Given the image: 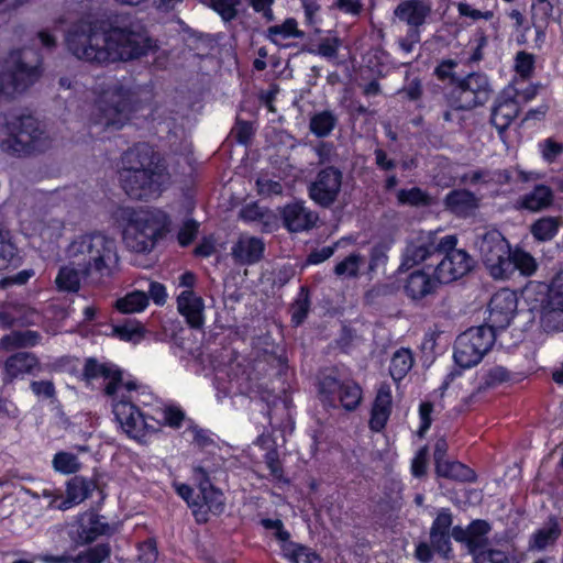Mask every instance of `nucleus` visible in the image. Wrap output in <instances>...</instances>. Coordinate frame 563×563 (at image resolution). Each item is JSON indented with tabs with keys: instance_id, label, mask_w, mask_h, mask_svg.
<instances>
[{
	"instance_id": "nucleus-50",
	"label": "nucleus",
	"mask_w": 563,
	"mask_h": 563,
	"mask_svg": "<svg viewBox=\"0 0 563 563\" xmlns=\"http://www.w3.org/2000/svg\"><path fill=\"white\" fill-rule=\"evenodd\" d=\"M52 463L54 470L64 475L75 474L81 467L77 455L66 451L57 452L54 455Z\"/></svg>"
},
{
	"instance_id": "nucleus-4",
	"label": "nucleus",
	"mask_w": 563,
	"mask_h": 563,
	"mask_svg": "<svg viewBox=\"0 0 563 563\" xmlns=\"http://www.w3.org/2000/svg\"><path fill=\"white\" fill-rule=\"evenodd\" d=\"M109 397L115 421L131 438L144 437L157 432L159 423L155 418L141 409L139 402V385L133 382H123L115 394Z\"/></svg>"
},
{
	"instance_id": "nucleus-30",
	"label": "nucleus",
	"mask_w": 563,
	"mask_h": 563,
	"mask_svg": "<svg viewBox=\"0 0 563 563\" xmlns=\"http://www.w3.org/2000/svg\"><path fill=\"white\" fill-rule=\"evenodd\" d=\"M538 269L536 258L522 249L511 250L509 257L506 258L505 272L501 280L509 279L516 271L525 277H531Z\"/></svg>"
},
{
	"instance_id": "nucleus-46",
	"label": "nucleus",
	"mask_w": 563,
	"mask_h": 563,
	"mask_svg": "<svg viewBox=\"0 0 563 563\" xmlns=\"http://www.w3.org/2000/svg\"><path fill=\"white\" fill-rule=\"evenodd\" d=\"M267 36L274 43L291 37H302L303 32L298 30L296 19L288 18L282 24L272 25L267 29Z\"/></svg>"
},
{
	"instance_id": "nucleus-45",
	"label": "nucleus",
	"mask_w": 563,
	"mask_h": 563,
	"mask_svg": "<svg viewBox=\"0 0 563 563\" xmlns=\"http://www.w3.org/2000/svg\"><path fill=\"white\" fill-rule=\"evenodd\" d=\"M363 263L364 257L360 253H351L335 264L333 273L340 278H357Z\"/></svg>"
},
{
	"instance_id": "nucleus-61",
	"label": "nucleus",
	"mask_w": 563,
	"mask_h": 563,
	"mask_svg": "<svg viewBox=\"0 0 563 563\" xmlns=\"http://www.w3.org/2000/svg\"><path fill=\"white\" fill-rule=\"evenodd\" d=\"M453 525V515L450 508H441L433 519L429 533H450Z\"/></svg>"
},
{
	"instance_id": "nucleus-51",
	"label": "nucleus",
	"mask_w": 563,
	"mask_h": 563,
	"mask_svg": "<svg viewBox=\"0 0 563 563\" xmlns=\"http://www.w3.org/2000/svg\"><path fill=\"white\" fill-rule=\"evenodd\" d=\"M264 462L269 470V474L274 481L288 484L289 479L285 476L283 463L279 459L278 450L273 442V445L264 454Z\"/></svg>"
},
{
	"instance_id": "nucleus-16",
	"label": "nucleus",
	"mask_w": 563,
	"mask_h": 563,
	"mask_svg": "<svg viewBox=\"0 0 563 563\" xmlns=\"http://www.w3.org/2000/svg\"><path fill=\"white\" fill-rule=\"evenodd\" d=\"M482 262L494 279L503 278L511 245L498 230L487 231L477 242Z\"/></svg>"
},
{
	"instance_id": "nucleus-35",
	"label": "nucleus",
	"mask_w": 563,
	"mask_h": 563,
	"mask_svg": "<svg viewBox=\"0 0 563 563\" xmlns=\"http://www.w3.org/2000/svg\"><path fill=\"white\" fill-rule=\"evenodd\" d=\"M91 484L82 476H74L66 484V497L58 506L65 510L80 504L90 496Z\"/></svg>"
},
{
	"instance_id": "nucleus-63",
	"label": "nucleus",
	"mask_w": 563,
	"mask_h": 563,
	"mask_svg": "<svg viewBox=\"0 0 563 563\" xmlns=\"http://www.w3.org/2000/svg\"><path fill=\"white\" fill-rule=\"evenodd\" d=\"M140 563H155L158 558L157 543L154 538H148L137 547Z\"/></svg>"
},
{
	"instance_id": "nucleus-7",
	"label": "nucleus",
	"mask_w": 563,
	"mask_h": 563,
	"mask_svg": "<svg viewBox=\"0 0 563 563\" xmlns=\"http://www.w3.org/2000/svg\"><path fill=\"white\" fill-rule=\"evenodd\" d=\"M8 137L2 140L1 148L14 156H26L41 150L43 130L31 114L14 117L7 123Z\"/></svg>"
},
{
	"instance_id": "nucleus-38",
	"label": "nucleus",
	"mask_w": 563,
	"mask_h": 563,
	"mask_svg": "<svg viewBox=\"0 0 563 563\" xmlns=\"http://www.w3.org/2000/svg\"><path fill=\"white\" fill-rule=\"evenodd\" d=\"M311 307V296L308 286H300L299 291L290 305V321L294 327L301 325L308 318Z\"/></svg>"
},
{
	"instance_id": "nucleus-31",
	"label": "nucleus",
	"mask_w": 563,
	"mask_h": 563,
	"mask_svg": "<svg viewBox=\"0 0 563 563\" xmlns=\"http://www.w3.org/2000/svg\"><path fill=\"white\" fill-rule=\"evenodd\" d=\"M554 201V192L550 186L538 184L533 189L520 196L518 203L521 209L538 212L550 208Z\"/></svg>"
},
{
	"instance_id": "nucleus-54",
	"label": "nucleus",
	"mask_w": 563,
	"mask_h": 563,
	"mask_svg": "<svg viewBox=\"0 0 563 563\" xmlns=\"http://www.w3.org/2000/svg\"><path fill=\"white\" fill-rule=\"evenodd\" d=\"M430 543L437 554L444 560L453 558V547L450 533H429Z\"/></svg>"
},
{
	"instance_id": "nucleus-57",
	"label": "nucleus",
	"mask_w": 563,
	"mask_h": 563,
	"mask_svg": "<svg viewBox=\"0 0 563 563\" xmlns=\"http://www.w3.org/2000/svg\"><path fill=\"white\" fill-rule=\"evenodd\" d=\"M341 46V40L336 36L321 38L316 48L310 49L311 53L324 58H335Z\"/></svg>"
},
{
	"instance_id": "nucleus-25",
	"label": "nucleus",
	"mask_w": 563,
	"mask_h": 563,
	"mask_svg": "<svg viewBox=\"0 0 563 563\" xmlns=\"http://www.w3.org/2000/svg\"><path fill=\"white\" fill-rule=\"evenodd\" d=\"M437 275L433 276L424 269H416L411 272L404 283L405 295L413 302H418L429 295L435 292L438 285Z\"/></svg>"
},
{
	"instance_id": "nucleus-9",
	"label": "nucleus",
	"mask_w": 563,
	"mask_h": 563,
	"mask_svg": "<svg viewBox=\"0 0 563 563\" xmlns=\"http://www.w3.org/2000/svg\"><path fill=\"white\" fill-rule=\"evenodd\" d=\"M123 219L128 222L123 232L124 243L135 253H150L163 236V229L154 219L142 216L133 208L123 210Z\"/></svg>"
},
{
	"instance_id": "nucleus-2",
	"label": "nucleus",
	"mask_w": 563,
	"mask_h": 563,
	"mask_svg": "<svg viewBox=\"0 0 563 563\" xmlns=\"http://www.w3.org/2000/svg\"><path fill=\"white\" fill-rule=\"evenodd\" d=\"M121 185L136 200L158 198L170 183L165 158L146 143H137L122 155Z\"/></svg>"
},
{
	"instance_id": "nucleus-48",
	"label": "nucleus",
	"mask_w": 563,
	"mask_h": 563,
	"mask_svg": "<svg viewBox=\"0 0 563 563\" xmlns=\"http://www.w3.org/2000/svg\"><path fill=\"white\" fill-rule=\"evenodd\" d=\"M398 95L404 101L413 102L417 108H422V80L418 76L413 78L406 77L404 86L398 90Z\"/></svg>"
},
{
	"instance_id": "nucleus-58",
	"label": "nucleus",
	"mask_w": 563,
	"mask_h": 563,
	"mask_svg": "<svg viewBox=\"0 0 563 563\" xmlns=\"http://www.w3.org/2000/svg\"><path fill=\"white\" fill-rule=\"evenodd\" d=\"M185 411L178 407V406H166L163 410V422L155 419L162 427L167 426L173 429H179L183 426V422L185 420ZM161 428H158L157 431H159Z\"/></svg>"
},
{
	"instance_id": "nucleus-59",
	"label": "nucleus",
	"mask_w": 563,
	"mask_h": 563,
	"mask_svg": "<svg viewBox=\"0 0 563 563\" xmlns=\"http://www.w3.org/2000/svg\"><path fill=\"white\" fill-rule=\"evenodd\" d=\"M541 325L547 332L563 331V311L541 310Z\"/></svg>"
},
{
	"instance_id": "nucleus-10",
	"label": "nucleus",
	"mask_w": 563,
	"mask_h": 563,
	"mask_svg": "<svg viewBox=\"0 0 563 563\" xmlns=\"http://www.w3.org/2000/svg\"><path fill=\"white\" fill-rule=\"evenodd\" d=\"M12 64L0 71V100L25 92L42 75L41 62L29 65L21 49L10 52Z\"/></svg>"
},
{
	"instance_id": "nucleus-14",
	"label": "nucleus",
	"mask_w": 563,
	"mask_h": 563,
	"mask_svg": "<svg viewBox=\"0 0 563 563\" xmlns=\"http://www.w3.org/2000/svg\"><path fill=\"white\" fill-rule=\"evenodd\" d=\"M260 526L278 541L283 558L289 563H323L321 556L310 547L291 540L290 532L282 519L262 518Z\"/></svg>"
},
{
	"instance_id": "nucleus-29",
	"label": "nucleus",
	"mask_w": 563,
	"mask_h": 563,
	"mask_svg": "<svg viewBox=\"0 0 563 563\" xmlns=\"http://www.w3.org/2000/svg\"><path fill=\"white\" fill-rule=\"evenodd\" d=\"M520 112L519 102L515 98L498 97L492 108L490 123L499 133L505 132Z\"/></svg>"
},
{
	"instance_id": "nucleus-24",
	"label": "nucleus",
	"mask_w": 563,
	"mask_h": 563,
	"mask_svg": "<svg viewBox=\"0 0 563 563\" xmlns=\"http://www.w3.org/2000/svg\"><path fill=\"white\" fill-rule=\"evenodd\" d=\"M82 375L86 379L104 378L108 383L104 386V395H113L122 385V371L112 363H100L95 357L85 361Z\"/></svg>"
},
{
	"instance_id": "nucleus-44",
	"label": "nucleus",
	"mask_w": 563,
	"mask_h": 563,
	"mask_svg": "<svg viewBox=\"0 0 563 563\" xmlns=\"http://www.w3.org/2000/svg\"><path fill=\"white\" fill-rule=\"evenodd\" d=\"M148 306V296L140 290L129 292L115 302V308L122 313H135L145 310Z\"/></svg>"
},
{
	"instance_id": "nucleus-32",
	"label": "nucleus",
	"mask_w": 563,
	"mask_h": 563,
	"mask_svg": "<svg viewBox=\"0 0 563 563\" xmlns=\"http://www.w3.org/2000/svg\"><path fill=\"white\" fill-rule=\"evenodd\" d=\"M434 472L438 477L461 483H473L477 477L475 471L466 464L448 459L435 463Z\"/></svg>"
},
{
	"instance_id": "nucleus-13",
	"label": "nucleus",
	"mask_w": 563,
	"mask_h": 563,
	"mask_svg": "<svg viewBox=\"0 0 563 563\" xmlns=\"http://www.w3.org/2000/svg\"><path fill=\"white\" fill-rule=\"evenodd\" d=\"M192 479L199 489L198 506L194 508V518L199 525L207 523L209 514L214 516L223 514L225 509L224 495L212 484L209 472L200 465L192 467Z\"/></svg>"
},
{
	"instance_id": "nucleus-56",
	"label": "nucleus",
	"mask_w": 563,
	"mask_h": 563,
	"mask_svg": "<svg viewBox=\"0 0 563 563\" xmlns=\"http://www.w3.org/2000/svg\"><path fill=\"white\" fill-rule=\"evenodd\" d=\"M240 0H210V8L217 12L224 22L234 20L238 15Z\"/></svg>"
},
{
	"instance_id": "nucleus-8",
	"label": "nucleus",
	"mask_w": 563,
	"mask_h": 563,
	"mask_svg": "<svg viewBox=\"0 0 563 563\" xmlns=\"http://www.w3.org/2000/svg\"><path fill=\"white\" fill-rule=\"evenodd\" d=\"M496 338L492 329L483 325L471 327L457 335L454 342L453 358L461 368L477 365L493 347Z\"/></svg>"
},
{
	"instance_id": "nucleus-17",
	"label": "nucleus",
	"mask_w": 563,
	"mask_h": 563,
	"mask_svg": "<svg viewBox=\"0 0 563 563\" xmlns=\"http://www.w3.org/2000/svg\"><path fill=\"white\" fill-rule=\"evenodd\" d=\"M517 292L509 288H501L492 296L488 302V316L482 325L492 329L494 335L497 336L500 331L510 325L517 314Z\"/></svg>"
},
{
	"instance_id": "nucleus-26",
	"label": "nucleus",
	"mask_w": 563,
	"mask_h": 563,
	"mask_svg": "<svg viewBox=\"0 0 563 563\" xmlns=\"http://www.w3.org/2000/svg\"><path fill=\"white\" fill-rule=\"evenodd\" d=\"M178 312L191 329H200L205 323L203 299L194 290H183L176 299Z\"/></svg>"
},
{
	"instance_id": "nucleus-47",
	"label": "nucleus",
	"mask_w": 563,
	"mask_h": 563,
	"mask_svg": "<svg viewBox=\"0 0 563 563\" xmlns=\"http://www.w3.org/2000/svg\"><path fill=\"white\" fill-rule=\"evenodd\" d=\"M111 553V545L108 542H101L76 554L75 561L78 563H104L107 561L109 563Z\"/></svg>"
},
{
	"instance_id": "nucleus-42",
	"label": "nucleus",
	"mask_w": 563,
	"mask_h": 563,
	"mask_svg": "<svg viewBox=\"0 0 563 563\" xmlns=\"http://www.w3.org/2000/svg\"><path fill=\"white\" fill-rule=\"evenodd\" d=\"M397 203L404 207H429L432 199L428 191L418 186L399 189L396 194Z\"/></svg>"
},
{
	"instance_id": "nucleus-33",
	"label": "nucleus",
	"mask_w": 563,
	"mask_h": 563,
	"mask_svg": "<svg viewBox=\"0 0 563 563\" xmlns=\"http://www.w3.org/2000/svg\"><path fill=\"white\" fill-rule=\"evenodd\" d=\"M22 263L23 256L13 234L10 230L0 228V271L15 269Z\"/></svg>"
},
{
	"instance_id": "nucleus-49",
	"label": "nucleus",
	"mask_w": 563,
	"mask_h": 563,
	"mask_svg": "<svg viewBox=\"0 0 563 563\" xmlns=\"http://www.w3.org/2000/svg\"><path fill=\"white\" fill-rule=\"evenodd\" d=\"M468 45L471 47V54L466 59V65L472 66L484 59V49L488 45V35L485 30L478 27L470 38Z\"/></svg>"
},
{
	"instance_id": "nucleus-6",
	"label": "nucleus",
	"mask_w": 563,
	"mask_h": 563,
	"mask_svg": "<svg viewBox=\"0 0 563 563\" xmlns=\"http://www.w3.org/2000/svg\"><path fill=\"white\" fill-rule=\"evenodd\" d=\"M99 122L106 129L121 130L136 111L134 93L123 85L104 90L97 100Z\"/></svg>"
},
{
	"instance_id": "nucleus-39",
	"label": "nucleus",
	"mask_w": 563,
	"mask_h": 563,
	"mask_svg": "<svg viewBox=\"0 0 563 563\" xmlns=\"http://www.w3.org/2000/svg\"><path fill=\"white\" fill-rule=\"evenodd\" d=\"M42 335L34 330L12 331L1 339V345L7 349H25L36 346Z\"/></svg>"
},
{
	"instance_id": "nucleus-23",
	"label": "nucleus",
	"mask_w": 563,
	"mask_h": 563,
	"mask_svg": "<svg viewBox=\"0 0 563 563\" xmlns=\"http://www.w3.org/2000/svg\"><path fill=\"white\" fill-rule=\"evenodd\" d=\"M393 411V394L389 384L382 383L372 404L368 428L379 433L385 430Z\"/></svg>"
},
{
	"instance_id": "nucleus-20",
	"label": "nucleus",
	"mask_w": 563,
	"mask_h": 563,
	"mask_svg": "<svg viewBox=\"0 0 563 563\" xmlns=\"http://www.w3.org/2000/svg\"><path fill=\"white\" fill-rule=\"evenodd\" d=\"M109 533V523L101 521L100 517L93 512H84L79 515L68 531L70 540L77 547L91 544L100 536Z\"/></svg>"
},
{
	"instance_id": "nucleus-40",
	"label": "nucleus",
	"mask_w": 563,
	"mask_h": 563,
	"mask_svg": "<svg viewBox=\"0 0 563 563\" xmlns=\"http://www.w3.org/2000/svg\"><path fill=\"white\" fill-rule=\"evenodd\" d=\"M338 124V117L331 110L316 112L309 122L310 132L320 139L331 134Z\"/></svg>"
},
{
	"instance_id": "nucleus-18",
	"label": "nucleus",
	"mask_w": 563,
	"mask_h": 563,
	"mask_svg": "<svg viewBox=\"0 0 563 563\" xmlns=\"http://www.w3.org/2000/svg\"><path fill=\"white\" fill-rule=\"evenodd\" d=\"M342 180L343 174L338 167L325 166L308 186V196L316 205L330 208L339 197Z\"/></svg>"
},
{
	"instance_id": "nucleus-19",
	"label": "nucleus",
	"mask_w": 563,
	"mask_h": 563,
	"mask_svg": "<svg viewBox=\"0 0 563 563\" xmlns=\"http://www.w3.org/2000/svg\"><path fill=\"white\" fill-rule=\"evenodd\" d=\"M42 372L43 365L35 353L19 351L5 358L2 368V383L5 386L16 379L37 377Z\"/></svg>"
},
{
	"instance_id": "nucleus-43",
	"label": "nucleus",
	"mask_w": 563,
	"mask_h": 563,
	"mask_svg": "<svg viewBox=\"0 0 563 563\" xmlns=\"http://www.w3.org/2000/svg\"><path fill=\"white\" fill-rule=\"evenodd\" d=\"M81 278L80 267L62 266L55 279L56 287L59 291L77 292L80 289Z\"/></svg>"
},
{
	"instance_id": "nucleus-15",
	"label": "nucleus",
	"mask_w": 563,
	"mask_h": 563,
	"mask_svg": "<svg viewBox=\"0 0 563 563\" xmlns=\"http://www.w3.org/2000/svg\"><path fill=\"white\" fill-rule=\"evenodd\" d=\"M443 243V236L437 232L420 231L416 236L407 241L401 254L399 271L406 272L423 262L439 260V252Z\"/></svg>"
},
{
	"instance_id": "nucleus-64",
	"label": "nucleus",
	"mask_w": 563,
	"mask_h": 563,
	"mask_svg": "<svg viewBox=\"0 0 563 563\" xmlns=\"http://www.w3.org/2000/svg\"><path fill=\"white\" fill-rule=\"evenodd\" d=\"M474 563H510V560L506 552L498 549H488L476 553Z\"/></svg>"
},
{
	"instance_id": "nucleus-27",
	"label": "nucleus",
	"mask_w": 563,
	"mask_h": 563,
	"mask_svg": "<svg viewBox=\"0 0 563 563\" xmlns=\"http://www.w3.org/2000/svg\"><path fill=\"white\" fill-rule=\"evenodd\" d=\"M265 243L258 236H240L232 246V256L240 265H254L262 261Z\"/></svg>"
},
{
	"instance_id": "nucleus-21",
	"label": "nucleus",
	"mask_w": 563,
	"mask_h": 563,
	"mask_svg": "<svg viewBox=\"0 0 563 563\" xmlns=\"http://www.w3.org/2000/svg\"><path fill=\"white\" fill-rule=\"evenodd\" d=\"M284 228L290 233L309 231L316 227L318 214L309 210L302 200L286 203L280 210Z\"/></svg>"
},
{
	"instance_id": "nucleus-11",
	"label": "nucleus",
	"mask_w": 563,
	"mask_h": 563,
	"mask_svg": "<svg viewBox=\"0 0 563 563\" xmlns=\"http://www.w3.org/2000/svg\"><path fill=\"white\" fill-rule=\"evenodd\" d=\"M493 93L488 76L483 71H472L460 76L451 88L452 104L459 110H473L484 106Z\"/></svg>"
},
{
	"instance_id": "nucleus-62",
	"label": "nucleus",
	"mask_w": 563,
	"mask_h": 563,
	"mask_svg": "<svg viewBox=\"0 0 563 563\" xmlns=\"http://www.w3.org/2000/svg\"><path fill=\"white\" fill-rule=\"evenodd\" d=\"M539 146L542 158L549 164L554 163L563 154V143L556 142L552 137L545 139L539 143Z\"/></svg>"
},
{
	"instance_id": "nucleus-12",
	"label": "nucleus",
	"mask_w": 563,
	"mask_h": 563,
	"mask_svg": "<svg viewBox=\"0 0 563 563\" xmlns=\"http://www.w3.org/2000/svg\"><path fill=\"white\" fill-rule=\"evenodd\" d=\"M457 238L454 234L443 236V243L439 252L440 262L434 266L433 273L441 284H449L468 274L475 262L473 257L462 249H457Z\"/></svg>"
},
{
	"instance_id": "nucleus-41",
	"label": "nucleus",
	"mask_w": 563,
	"mask_h": 563,
	"mask_svg": "<svg viewBox=\"0 0 563 563\" xmlns=\"http://www.w3.org/2000/svg\"><path fill=\"white\" fill-rule=\"evenodd\" d=\"M560 225L559 217L544 216L531 224L530 232L537 241L548 242L559 233Z\"/></svg>"
},
{
	"instance_id": "nucleus-55",
	"label": "nucleus",
	"mask_w": 563,
	"mask_h": 563,
	"mask_svg": "<svg viewBox=\"0 0 563 563\" xmlns=\"http://www.w3.org/2000/svg\"><path fill=\"white\" fill-rule=\"evenodd\" d=\"M429 450L427 445L418 449L411 460L410 473L415 478H423L428 473Z\"/></svg>"
},
{
	"instance_id": "nucleus-53",
	"label": "nucleus",
	"mask_w": 563,
	"mask_h": 563,
	"mask_svg": "<svg viewBox=\"0 0 563 563\" xmlns=\"http://www.w3.org/2000/svg\"><path fill=\"white\" fill-rule=\"evenodd\" d=\"M200 230V223L192 219H185L178 229L176 240L180 247L190 246L197 239Z\"/></svg>"
},
{
	"instance_id": "nucleus-52",
	"label": "nucleus",
	"mask_w": 563,
	"mask_h": 563,
	"mask_svg": "<svg viewBox=\"0 0 563 563\" xmlns=\"http://www.w3.org/2000/svg\"><path fill=\"white\" fill-rule=\"evenodd\" d=\"M457 65L459 63L455 59H441L435 66L433 75L439 81L444 82L451 89L460 77L455 71Z\"/></svg>"
},
{
	"instance_id": "nucleus-22",
	"label": "nucleus",
	"mask_w": 563,
	"mask_h": 563,
	"mask_svg": "<svg viewBox=\"0 0 563 563\" xmlns=\"http://www.w3.org/2000/svg\"><path fill=\"white\" fill-rule=\"evenodd\" d=\"M431 13V0H401L394 9L395 19L417 30L423 27Z\"/></svg>"
},
{
	"instance_id": "nucleus-36",
	"label": "nucleus",
	"mask_w": 563,
	"mask_h": 563,
	"mask_svg": "<svg viewBox=\"0 0 563 563\" xmlns=\"http://www.w3.org/2000/svg\"><path fill=\"white\" fill-rule=\"evenodd\" d=\"M492 525L485 519H474L467 525V549L474 555L488 544Z\"/></svg>"
},
{
	"instance_id": "nucleus-1",
	"label": "nucleus",
	"mask_w": 563,
	"mask_h": 563,
	"mask_svg": "<svg viewBox=\"0 0 563 563\" xmlns=\"http://www.w3.org/2000/svg\"><path fill=\"white\" fill-rule=\"evenodd\" d=\"M65 46L78 60L97 66L140 59L159 49L144 26L131 16L119 21V15L106 27L96 21L74 22L65 33Z\"/></svg>"
},
{
	"instance_id": "nucleus-34",
	"label": "nucleus",
	"mask_w": 563,
	"mask_h": 563,
	"mask_svg": "<svg viewBox=\"0 0 563 563\" xmlns=\"http://www.w3.org/2000/svg\"><path fill=\"white\" fill-rule=\"evenodd\" d=\"M561 527L554 516H550L545 526L537 529L529 539V550H544L553 545L561 537Z\"/></svg>"
},
{
	"instance_id": "nucleus-28",
	"label": "nucleus",
	"mask_w": 563,
	"mask_h": 563,
	"mask_svg": "<svg viewBox=\"0 0 563 563\" xmlns=\"http://www.w3.org/2000/svg\"><path fill=\"white\" fill-rule=\"evenodd\" d=\"M445 210L459 218L471 216L478 208V199L467 189H453L443 200Z\"/></svg>"
},
{
	"instance_id": "nucleus-5",
	"label": "nucleus",
	"mask_w": 563,
	"mask_h": 563,
	"mask_svg": "<svg viewBox=\"0 0 563 563\" xmlns=\"http://www.w3.org/2000/svg\"><path fill=\"white\" fill-rule=\"evenodd\" d=\"M317 394L324 408H341L347 412L355 411L364 399L360 383L350 376H341L336 369L318 377Z\"/></svg>"
},
{
	"instance_id": "nucleus-37",
	"label": "nucleus",
	"mask_w": 563,
	"mask_h": 563,
	"mask_svg": "<svg viewBox=\"0 0 563 563\" xmlns=\"http://www.w3.org/2000/svg\"><path fill=\"white\" fill-rule=\"evenodd\" d=\"M413 364L415 358L410 349L400 347L393 354L390 360L389 374L391 378L399 383L407 376Z\"/></svg>"
},
{
	"instance_id": "nucleus-3",
	"label": "nucleus",
	"mask_w": 563,
	"mask_h": 563,
	"mask_svg": "<svg viewBox=\"0 0 563 563\" xmlns=\"http://www.w3.org/2000/svg\"><path fill=\"white\" fill-rule=\"evenodd\" d=\"M71 251L73 263L80 267L85 280L111 277L119 262L114 240L100 232L79 236L71 243Z\"/></svg>"
},
{
	"instance_id": "nucleus-60",
	"label": "nucleus",
	"mask_w": 563,
	"mask_h": 563,
	"mask_svg": "<svg viewBox=\"0 0 563 563\" xmlns=\"http://www.w3.org/2000/svg\"><path fill=\"white\" fill-rule=\"evenodd\" d=\"M434 411V405L431 401H421L419 405L418 413H419V428L417 431L418 437L423 438L429 431L433 418L432 413Z\"/></svg>"
}]
</instances>
